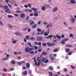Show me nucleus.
Segmentation results:
<instances>
[{
    "instance_id": "1",
    "label": "nucleus",
    "mask_w": 76,
    "mask_h": 76,
    "mask_svg": "<svg viewBox=\"0 0 76 76\" xmlns=\"http://www.w3.org/2000/svg\"><path fill=\"white\" fill-rule=\"evenodd\" d=\"M4 9L5 10V12L6 13H11V10L9 8L8 6H4Z\"/></svg>"
},
{
    "instance_id": "2",
    "label": "nucleus",
    "mask_w": 76,
    "mask_h": 76,
    "mask_svg": "<svg viewBox=\"0 0 76 76\" xmlns=\"http://www.w3.org/2000/svg\"><path fill=\"white\" fill-rule=\"evenodd\" d=\"M34 50V48H30L29 49L28 48H26L25 49V51H26V52H27V53H29L30 51H33V50Z\"/></svg>"
},
{
    "instance_id": "3",
    "label": "nucleus",
    "mask_w": 76,
    "mask_h": 76,
    "mask_svg": "<svg viewBox=\"0 0 76 76\" xmlns=\"http://www.w3.org/2000/svg\"><path fill=\"white\" fill-rule=\"evenodd\" d=\"M34 61L35 63L34 64V65H37V66H39V65H40V64L41 63V62H37V60L35 59L34 60Z\"/></svg>"
},
{
    "instance_id": "4",
    "label": "nucleus",
    "mask_w": 76,
    "mask_h": 76,
    "mask_svg": "<svg viewBox=\"0 0 76 76\" xmlns=\"http://www.w3.org/2000/svg\"><path fill=\"white\" fill-rule=\"evenodd\" d=\"M47 45H48L49 47H51V46H53V45H55L56 44L53 42L50 43V42H47Z\"/></svg>"
},
{
    "instance_id": "5",
    "label": "nucleus",
    "mask_w": 76,
    "mask_h": 76,
    "mask_svg": "<svg viewBox=\"0 0 76 76\" xmlns=\"http://www.w3.org/2000/svg\"><path fill=\"white\" fill-rule=\"evenodd\" d=\"M68 4H74L76 3V1L75 0H71L70 2H68Z\"/></svg>"
},
{
    "instance_id": "6",
    "label": "nucleus",
    "mask_w": 76,
    "mask_h": 76,
    "mask_svg": "<svg viewBox=\"0 0 76 76\" xmlns=\"http://www.w3.org/2000/svg\"><path fill=\"white\" fill-rule=\"evenodd\" d=\"M50 59H51L52 61H54V57H53V55H52V54H50Z\"/></svg>"
},
{
    "instance_id": "7",
    "label": "nucleus",
    "mask_w": 76,
    "mask_h": 76,
    "mask_svg": "<svg viewBox=\"0 0 76 76\" xmlns=\"http://www.w3.org/2000/svg\"><path fill=\"white\" fill-rule=\"evenodd\" d=\"M47 31V32H48V33L47 32H45L43 34V35H44V36H46L48 35V34H49V33H50V30H48Z\"/></svg>"
},
{
    "instance_id": "8",
    "label": "nucleus",
    "mask_w": 76,
    "mask_h": 76,
    "mask_svg": "<svg viewBox=\"0 0 76 76\" xmlns=\"http://www.w3.org/2000/svg\"><path fill=\"white\" fill-rule=\"evenodd\" d=\"M70 21L72 23H74L75 22V20H76L75 19V18H70Z\"/></svg>"
},
{
    "instance_id": "9",
    "label": "nucleus",
    "mask_w": 76,
    "mask_h": 76,
    "mask_svg": "<svg viewBox=\"0 0 76 76\" xmlns=\"http://www.w3.org/2000/svg\"><path fill=\"white\" fill-rule=\"evenodd\" d=\"M42 39V38L41 37H38L37 38V40L38 41H41Z\"/></svg>"
},
{
    "instance_id": "10",
    "label": "nucleus",
    "mask_w": 76,
    "mask_h": 76,
    "mask_svg": "<svg viewBox=\"0 0 76 76\" xmlns=\"http://www.w3.org/2000/svg\"><path fill=\"white\" fill-rule=\"evenodd\" d=\"M15 34L16 35H19V36H21V33L19 31H17L16 33H15Z\"/></svg>"
},
{
    "instance_id": "11",
    "label": "nucleus",
    "mask_w": 76,
    "mask_h": 76,
    "mask_svg": "<svg viewBox=\"0 0 76 76\" xmlns=\"http://www.w3.org/2000/svg\"><path fill=\"white\" fill-rule=\"evenodd\" d=\"M58 10V8L57 7H54L53 10V12H56Z\"/></svg>"
},
{
    "instance_id": "12",
    "label": "nucleus",
    "mask_w": 76,
    "mask_h": 76,
    "mask_svg": "<svg viewBox=\"0 0 76 76\" xmlns=\"http://www.w3.org/2000/svg\"><path fill=\"white\" fill-rule=\"evenodd\" d=\"M9 60V58L6 57L2 59V61H5L6 60Z\"/></svg>"
},
{
    "instance_id": "13",
    "label": "nucleus",
    "mask_w": 76,
    "mask_h": 76,
    "mask_svg": "<svg viewBox=\"0 0 76 76\" xmlns=\"http://www.w3.org/2000/svg\"><path fill=\"white\" fill-rule=\"evenodd\" d=\"M20 17L21 18H23L25 17V14L23 13L21 14L20 15Z\"/></svg>"
},
{
    "instance_id": "14",
    "label": "nucleus",
    "mask_w": 76,
    "mask_h": 76,
    "mask_svg": "<svg viewBox=\"0 0 76 76\" xmlns=\"http://www.w3.org/2000/svg\"><path fill=\"white\" fill-rule=\"evenodd\" d=\"M37 26V25L36 24H35L32 26V28L33 29H35V28Z\"/></svg>"
},
{
    "instance_id": "15",
    "label": "nucleus",
    "mask_w": 76,
    "mask_h": 76,
    "mask_svg": "<svg viewBox=\"0 0 76 76\" xmlns=\"http://www.w3.org/2000/svg\"><path fill=\"white\" fill-rule=\"evenodd\" d=\"M11 64L13 65H14V64H15V61L13 60H12L11 61Z\"/></svg>"
},
{
    "instance_id": "16",
    "label": "nucleus",
    "mask_w": 76,
    "mask_h": 76,
    "mask_svg": "<svg viewBox=\"0 0 76 76\" xmlns=\"http://www.w3.org/2000/svg\"><path fill=\"white\" fill-rule=\"evenodd\" d=\"M53 35H49L47 37L48 38H53Z\"/></svg>"
},
{
    "instance_id": "17",
    "label": "nucleus",
    "mask_w": 76,
    "mask_h": 76,
    "mask_svg": "<svg viewBox=\"0 0 76 76\" xmlns=\"http://www.w3.org/2000/svg\"><path fill=\"white\" fill-rule=\"evenodd\" d=\"M26 66L27 68H29L30 67V64L29 63H27L26 64Z\"/></svg>"
},
{
    "instance_id": "18",
    "label": "nucleus",
    "mask_w": 76,
    "mask_h": 76,
    "mask_svg": "<svg viewBox=\"0 0 76 76\" xmlns=\"http://www.w3.org/2000/svg\"><path fill=\"white\" fill-rule=\"evenodd\" d=\"M42 55H43V56H46V55H47V53L43 52L42 53Z\"/></svg>"
},
{
    "instance_id": "19",
    "label": "nucleus",
    "mask_w": 76,
    "mask_h": 76,
    "mask_svg": "<svg viewBox=\"0 0 76 76\" xmlns=\"http://www.w3.org/2000/svg\"><path fill=\"white\" fill-rule=\"evenodd\" d=\"M65 47H68L71 48L72 47V45H66L65 46Z\"/></svg>"
},
{
    "instance_id": "20",
    "label": "nucleus",
    "mask_w": 76,
    "mask_h": 76,
    "mask_svg": "<svg viewBox=\"0 0 76 76\" xmlns=\"http://www.w3.org/2000/svg\"><path fill=\"white\" fill-rule=\"evenodd\" d=\"M28 45L31 47H33V46L31 45V42H29L28 43Z\"/></svg>"
},
{
    "instance_id": "21",
    "label": "nucleus",
    "mask_w": 76,
    "mask_h": 76,
    "mask_svg": "<svg viewBox=\"0 0 76 76\" xmlns=\"http://www.w3.org/2000/svg\"><path fill=\"white\" fill-rule=\"evenodd\" d=\"M42 10H43V11H44V10H45L47 8H45V7L44 6H42Z\"/></svg>"
},
{
    "instance_id": "22",
    "label": "nucleus",
    "mask_w": 76,
    "mask_h": 76,
    "mask_svg": "<svg viewBox=\"0 0 76 76\" xmlns=\"http://www.w3.org/2000/svg\"><path fill=\"white\" fill-rule=\"evenodd\" d=\"M65 51L66 53H68L70 51V49H69L66 48L65 50Z\"/></svg>"
},
{
    "instance_id": "23",
    "label": "nucleus",
    "mask_w": 76,
    "mask_h": 76,
    "mask_svg": "<svg viewBox=\"0 0 76 76\" xmlns=\"http://www.w3.org/2000/svg\"><path fill=\"white\" fill-rule=\"evenodd\" d=\"M15 12L16 13H21V12H24L17 10L15 11Z\"/></svg>"
},
{
    "instance_id": "24",
    "label": "nucleus",
    "mask_w": 76,
    "mask_h": 76,
    "mask_svg": "<svg viewBox=\"0 0 76 76\" xmlns=\"http://www.w3.org/2000/svg\"><path fill=\"white\" fill-rule=\"evenodd\" d=\"M54 53H57V52H58V49L56 48L54 49Z\"/></svg>"
},
{
    "instance_id": "25",
    "label": "nucleus",
    "mask_w": 76,
    "mask_h": 76,
    "mask_svg": "<svg viewBox=\"0 0 76 76\" xmlns=\"http://www.w3.org/2000/svg\"><path fill=\"white\" fill-rule=\"evenodd\" d=\"M56 38H58V39H61V36H59L58 35H56Z\"/></svg>"
},
{
    "instance_id": "26",
    "label": "nucleus",
    "mask_w": 76,
    "mask_h": 76,
    "mask_svg": "<svg viewBox=\"0 0 76 76\" xmlns=\"http://www.w3.org/2000/svg\"><path fill=\"white\" fill-rule=\"evenodd\" d=\"M31 9L33 10V11H37V9L35 8H32Z\"/></svg>"
},
{
    "instance_id": "27",
    "label": "nucleus",
    "mask_w": 76,
    "mask_h": 76,
    "mask_svg": "<svg viewBox=\"0 0 76 76\" xmlns=\"http://www.w3.org/2000/svg\"><path fill=\"white\" fill-rule=\"evenodd\" d=\"M23 75H26L27 74V71H24L23 72Z\"/></svg>"
},
{
    "instance_id": "28",
    "label": "nucleus",
    "mask_w": 76,
    "mask_h": 76,
    "mask_svg": "<svg viewBox=\"0 0 76 76\" xmlns=\"http://www.w3.org/2000/svg\"><path fill=\"white\" fill-rule=\"evenodd\" d=\"M37 61H41V58H40V57H37Z\"/></svg>"
},
{
    "instance_id": "29",
    "label": "nucleus",
    "mask_w": 76,
    "mask_h": 76,
    "mask_svg": "<svg viewBox=\"0 0 76 76\" xmlns=\"http://www.w3.org/2000/svg\"><path fill=\"white\" fill-rule=\"evenodd\" d=\"M45 32V31L44 30H42V31L41 32V33L40 35H42L44 34V33Z\"/></svg>"
},
{
    "instance_id": "30",
    "label": "nucleus",
    "mask_w": 76,
    "mask_h": 76,
    "mask_svg": "<svg viewBox=\"0 0 76 76\" xmlns=\"http://www.w3.org/2000/svg\"><path fill=\"white\" fill-rule=\"evenodd\" d=\"M7 16L9 18H13V16L11 15H7Z\"/></svg>"
},
{
    "instance_id": "31",
    "label": "nucleus",
    "mask_w": 76,
    "mask_h": 76,
    "mask_svg": "<svg viewBox=\"0 0 76 76\" xmlns=\"http://www.w3.org/2000/svg\"><path fill=\"white\" fill-rule=\"evenodd\" d=\"M37 32H40L41 31V29L40 28H38L37 29Z\"/></svg>"
},
{
    "instance_id": "32",
    "label": "nucleus",
    "mask_w": 76,
    "mask_h": 76,
    "mask_svg": "<svg viewBox=\"0 0 76 76\" xmlns=\"http://www.w3.org/2000/svg\"><path fill=\"white\" fill-rule=\"evenodd\" d=\"M27 29H28V27H27L26 28H24L23 29V31H26V30H27Z\"/></svg>"
},
{
    "instance_id": "33",
    "label": "nucleus",
    "mask_w": 76,
    "mask_h": 76,
    "mask_svg": "<svg viewBox=\"0 0 76 76\" xmlns=\"http://www.w3.org/2000/svg\"><path fill=\"white\" fill-rule=\"evenodd\" d=\"M7 25H9V27L11 28V29H12L13 28V27H12V25H10V24H7Z\"/></svg>"
},
{
    "instance_id": "34",
    "label": "nucleus",
    "mask_w": 76,
    "mask_h": 76,
    "mask_svg": "<svg viewBox=\"0 0 76 76\" xmlns=\"http://www.w3.org/2000/svg\"><path fill=\"white\" fill-rule=\"evenodd\" d=\"M42 46H47V44L45 43H43L42 44Z\"/></svg>"
},
{
    "instance_id": "35",
    "label": "nucleus",
    "mask_w": 76,
    "mask_h": 76,
    "mask_svg": "<svg viewBox=\"0 0 76 76\" xmlns=\"http://www.w3.org/2000/svg\"><path fill=\"white\" fill-rule=\"evenodd\" d=\"M63 70L64 71V72H67V70H68V69L66 68H64V69Z\"/></svg>"
},
{
    "instance_id": "36",
    "label": "nucleus",
    "mask_w": 76,
    "mask_h": 76,
    "mask_svg": "<svg viewBox=\"0 0 76 76\" xmlns=\"http://www.w3.org/2000/svg\"><path fill=\"white\" fill-rule=\"evenodd\" d=\"M69 40V39H63L62 41H68V40Z\"/></svg>"
},
{
    "instance_id": "37",
    "label": "nucleus",
    "mask_w": 76,
    "mask_h": 76,
    "mask_svg": "<svg viewBox=\"0 0 76 76\" xmlns=\"http://www.w3.org/2000/svg\"><path fill=\"white\" fill-rule=\"evenodd\" d=\"M21 64H22V63H21V62H19L18 63V66H21Z\"/></svg>"
},
{
    "instance_id": "38",
    "label": "nucleus",
    "mask_w": 76,
    "mask_h": 76,
    "mask_svg": "<svg viewBox=\"0 0 76 76\" xmlns=\"http://www.w3.org/2000/svg\"><path fill=\"white\" fill-rule=\"evenodd\" d=\"M7 5L10 8H12V5H10L9 3L7 4Z\"/></svg>"
},
{
    "instance_id": "39",
    "label": "nucleus",
    "mask_w": 76,
    "mask_h": 76,
    "mask_svg": "<svg viewBox=\"0 0 76 76\" xmlns=\"http://www.w3.org/2000/svg\"><path fill=\"white\" fill-rule=\"evenodd\" d=\"M49 69H50V70H53V68L51 66H50L49 67Z\"/></svg>"
},
{
    "instance_id": "40",
    "label": "nucleus",
    "mask_w": 76,
    "mask_h": 76,
    "mask_svg": "<svg viewBox=\"0 0 76 76\" xmlns=\"http://www.w3.org/2000/svg\"><path fill=\"white\" fill-rule=\"evenodd\" d=\"M71 67L72 69H75V66H73V65H71Z\"/></svg>"
},
{
    "instance_id": "41",
    "label": "nucleus",
    "mask_w": 76,
    "mask_h": 76,
    "mask_svg": "<svg viewBox=\"0 0 76 76\" xmlns=\"http://www.w3.org/2000/svg\"><path fill=\"white\" fill-rule=\"evenodd\" d=\"M29 17L28 16H27V18H26V20L27 21H28V19H29Z\"/></svg>"
},
{
    "instance_id": "42",
    "label": "nucleus",
    "mask_w": 76,
    "mask_h": 76,
    "mask_svg": "<svg viewBox=\"0 0 76 76\" xmlns=\"http://www.w3.org/2000/svg\"><path fill=\"white\" fill-rule=\"evenodd\" d=\"M31 40H32V41H34L35 39V38L34 37H32L31 38Z\"/></svg>"
},
{
    "instance_id": "43",
    "label": "nucleus",
    "mask_w": 76,
    "mask_h": 76,
    "mask_svg": "<svg viewBox=\"0 0 76 76\" xmlns=\"http://www.w3.org/2000/svg\"><path fill=\"white\" fill-rule=\"evenodd\" d=\"M34 16H38V15L37 13H35L34 14Z\"/></svg>"
},
{
    "instance_id": "44",
    "label": "nucleus",
    "mask_w": 76,
    "mask_h": 76,
    "mask_svg": "<svg viewBox=\"0 0 76 76\" xmlns=\"http://www.w3.org/2000/svg\"><path fill=\"white\" fill-rule=\"evenodd\" d=\"M34 23H35V22H34V21L31 22L30 23V25H33V24H34Z\"/></svg>"
},
{
    "instance_id": "45",
    "label": "nucleus",
    "mask_w": 76,
    "mask_h": 76,
    "mask_svg": "<svg viewBox=\"0 0 76 76\" xmlns=\"http://www.w3.org/2000/svg\"><path fill=\"white\" fill-rule=\"evenodd\" d=\"M3 7L4 8V6H3L1 4H0V8H3Z\"/></svg>"
},
{
    "instance_id": "46",
    "label": "nucleus",
    "mask_w": 76,
    "mask_h": 76,
    "mask_svg": "<svg viewBox=\"0 0 76 76\" xmlns=\"http://www.w3.org/2000/svg\"><path fill=\"white\" fill-rule=\"evenodd\" d=\"M0 25H1V26H3V23L0 21Z\"/></svg>"
},
{
    "instance_id": "47",
    "label": "nucleus",
    "mask_w": 76,
    "mask_h": 76,
    "mask_svg": "<svg viewBox=\"0 0 76 76\" xmlns=\"http://www.w3.org/2000/svg\"><path fill=\"white\" fill-rule=\"evenodd\" d=\"M17 42V41L16 40H14L12 41V43L13 44H15V43H16Z\"/></svg>"
},
{
    "instance_id": "48",
    "label": "nucleus",
    "mask_w": 76,
    "mask_h": 76,
    "mask_svg": "<svg viewBox=\"0 0 76 76\" xmlns=\"http://www.w3.org/2000/svg\"><path fill=\"white\" fill-rule=\"evenodd\" d=\"M72 52H70L68 53V54L69 56H70V55H72Z\"/></svg>"
},
{
    "instance_id": "49",
    "label": "nucleus",
    "mask_w": 76,
    "mask_h": 76,
    "mask_svg": "<svg viewBox=\"0 0 76 76\" xmlns=\"http://www.w3.org/2000/svg\"><path fill=\"white\" fill-rule=\"evenodd\" d=\"M49 61H48V60L47 59V60H45V63H48V62Z\"/></svg>"
},
{
    "instance_id": "50",
    "label": "nucleus",
    "mask_w": 76,
    "mask_h": 76,
    "mask_svg": "<svg viewBox=\"0 0 76 76\" xmlns=\"http://www.w3.org/2000/svg\"><path fill=\"white\" fill-rule=\"evenodd\" d=\"M26 39L27 40L28 39H29V36L27 35L26 36Z\"/></svg>"
},
{
    "instance_id": "51",
    "label": "nucleus",
    "mask_w": 76,
    "mask_h": 76,
    "mask_svg": "<svg viewBox=\"0 0 76 76\" xmlns=\"http://www.w3.org/2000/svg\"><path fill=\"white\" fill-rule=\"evenodd\" d=\"M3 70L4 71V72H7V69H6L3 68Z\"/></svg>"
},
{
    "instance_id": "52",
    "label": "nucleus",
    "mask_w": 76,
    "mask_h": 76,
    "mask_svg": "<svg viewBox=\"0 0 76 76\" xmlns=\"http://www.w3.org/2000/svg\"><path fill=\"white\" fill-rule=\"evenodd\" d=\"M37 45H41V43L40 42H38Z\"/></svg>"
},
{
    "instance_id": "53",
    "label": "nucleus",
    "mask_w": 76,
    "mask_h": 76,
    "mask_svg": "<svg viewBox=\"0 0 76 76\" xmlns=\"http://www.w3.org/2000/svg\"><path fill=\"white\" fill-rule=\"evenodd\" d=\"M14 16H16V17H18V16H19V15L18 14H14Z\"/></svg>"
},
{
    "instance_id": "54",
    "label": "nucleus",
    "mask_w": 76,
    "mask_h": 76,
    "mask_svg": "<svg viewBox=\"0 0 76 76\" xmlns=\"http://www.w3.org/2000/svg\"><path fill=\"white\" fill-rule=\"evenodd\" d=\"M30 54H34V51H32L30 52Z\"/></svg>"
},
{
    "instance_id": "55",
    "label": "nucleus",
    "mask_w": 76,
    "mask_h": 76,
    "mask_svg": "<svg viewBox=\"0 0 76 76\" xmlns=\"http://www.w3.org/2000/svg\"><path fill=\"white\" fill-rule=\"evenodd\" d=\"M69 37H73V35L72 34H70Z\"/></svg>"
},
{
    "instance_id": "56",
    "label": "nucleus",
    "mask_w": 76,
    "mask_h": 76,
    "mask_svg": "<svg viewBox=\"0 0 76 76\" xmlns=\"http://www.w3.org/2000/svg\"><path fill=\"white\" fill-rule=\"evenodd\" d=\"M15 55H16L17 54H18V53H17V52H14L13 53Z\"/></svg>"
},
{
    "instance_id": "57",
    "label": "nucleus",
    "mask_w": 76,
    "mask_h": 76,
    "mask_svg": "<svg viewBox=\"0 0 76 76\" xmlns=\"http://www.w3.org/2000/svg\"><path fill=\"white\" fill-rule=\"evenodd\" d=\"M57 73L58 75H61V72L59 71L57 72Z\"/></svg>"
},
{
    "instance_id": "58",
    "label": "nucleus",
    "mask_w": 76,
    "mask_h": 76,
    "mask_svg": "<svg viewBox=\"0 0 76 76\" xmlns=\"http://www.w3.org/2000/svg\"><path fill=\"white\" fill-rule=\"evenodd\" d=\"M21 62L23 64H25V63H26L25 62L23 61H21Z\"/></svg>"
},
{
    "instance_id": "59",
    "label": "nucleus",
    "mask_w": 76,
    "mask_h": 76,
    "mask_svg": "<svg viewBox=\"0 0 76 76\" xmlns=\"http://www.w3.org/2000/svg\"><path fill=\"white\" fill-rule=\"evenodd\" d=\"M23 68L24 69H25H25H26V66H23Z\"/></svg>"
},
{
    "instance_id": "60",
    "label": "nucleus",
    "mask_w": 76,
    "mask_h": 76,
    "mask_svg": "<svg viewBox=\"0 0 76 76\" xmlns=\"http://www.w3.org/2000/svg\"><path fill=\"white\" fill-rule=\"evenodd\" d=\"M50 25L48 24L47 26L46 27H47V28H49V27H50Z\"/></svg>"
},
{
    "instance_id": "61",
    "label": "nucleus",
    "mask_w": 76,
    "mask_h": 76,
    "mask_svg": "<svg viewBox=\"0 0 76 76\" xmlns=\"http://www.w3.org/2000/svg\"><path fill=\"white\" fill-rule=\"evenodd\" d=\"M28 73H29V74H31V73H32V72L31 70H29L28 71Z\"/></svg>"
},
{
    "instance_id": "62",
    "label": "nucleus",
    "mask_w": 76,
    "mask_h": 76,
    "mask_svg": "<svg viewBox=\"0 0 76 76\" xmlns=\"http://www.w3.org/2000/svg\"><path fill=\"white\" fill-rule=\"evenodd\" d=\"M31 31V29L30 28H28V31L29 32Z\"/></svg>"
},
{
    "instance_id": "63",
    "label": "nucleus",
    "mask_w": 76,
    "mask_h": 76,
    "mask_svg": "<svg viewBox=\"0 0 76 76\" xmlns=\"http://www.w3.org/2000/svg\"><path fill=\"white\" fill-rule=\"evenodd\" d=\"M34 48L35 49V50H37V49H38V47L36 46H34Z\"/></svg>"
},
{
    "instance_id": "64",
    "label": "nucleus",
    "mask_w": 76,
    "mask_h": 76,
    "mask_svg": "<svg viewBox=\"0 0 76 76\" xmlns=\"http://www.w3.org/2000/svg\"><path fill=\"white\" fill-rule=\"evenodd\" d=\"M5 1L6 3H9V0H5Z\"/></svg>"
}]
</instances>
